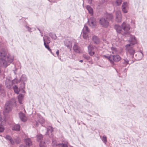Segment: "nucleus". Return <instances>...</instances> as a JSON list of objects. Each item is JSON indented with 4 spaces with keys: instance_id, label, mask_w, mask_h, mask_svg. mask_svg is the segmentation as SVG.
<instances>
[{
    "instance_id": "c9c22d12",
    "label": "nucleus",
    "mask_w": 147,
    "mask_h": 147,
    "mask_svg": "<svg viewBox=\"0 0 147 147\" xmlns=\"http://www.w3.org/2000/svg\"><path fill=\"white\" fill-rule=\"evenodd\" d=\"M45 48L49 50L51 53H52L51 50L50 49L48 44H44Z\"/></svg>"
},
{
    "instance_id": "864d4df0",
    "label": "nucleus",
    "mask_w": 147,
    "mask_h": 147,
    "mask_svg": "<svg viewBox=\"0 0 147 147\" xmlns=\"http://www.w3.org/2000/svg\"><path fill=\"white\" fill-rule=\"evenodd\" d=\"M53 55H54L53 53L52 52V53H51Z\"/></svg>"
},
{
    "instance_id": "a18cd8bd",
    "label": "nucleus",
    "mask_w": 147,
    "mask_h": 147,
    "mask_svg": "<svg viewBox=\"0 0 147 147\" xmlns=\"http://www.w3.org/2000/svg\"><path fill=\"white\" fill-rule=\"evenodd\" d=\"M56 54L58 56L59 55V50H58L56 52Z\"/></svg>"
},
{
    "instance_id": "423d86ee",
    "label": "nucleus",
    "mask_w": 147,
    "mask_h": 147,
    "mask_svg": "<svg viewBox=\"0 0 147 147\" xmlns=\"http://www.w3.org/2000/svg\"><path fill=\"white\" fill-rule=\"evenodd\" d=\"M89 32V30L88 27L86 25H84L82 30L83 37L85 39H87L88 37V33Z\"/></svg>"
},
{
    "instance_id": "393cba45",
    "label": "nucleus",
    "mask_w": 147,
    "mask_h": 147,
    "mask_svg": "<svg viewBox=\"0 0 147 147\" xmlns=\"http://www.w3.org/2000/svg\"><path fill=\"white\" fill-rule=\"evenodd\" d=\"M86 8L87 10H88L89 13L92 15L93 14V10L92 8L90 7V6L87 5L86 7Z\"/></svg>"
},
{
    "instance_id": "49530a36",
    "label": "nucleus",
    "mask_w": 147,
    "mask_h": 147,
    "mask_svg": "<svg viewBox=\"0 0 147 147\" xmlns=\"http://www.w3.org/2000/svg\"><path fill=\"white\" fill-rule=\"evenodd\" d=\"M88 3L90 4H91L92 3V0H88Z\"/></svg>"
},
{
    "instance_id": "603ef678",
    "label": "nucleus",
    "mask_w": 147,
    "mask_h": 147,
    "mask_svg": "<svg viewBox=\"0 0 147 147\" xmlns=\"http://www.w3.org/2000/svg\"><path fill=\"white\" fill-rule=\"evenodd\" d=\"M23 92H24V93H25V92L24 90H23Z\"/></svg>"
},
{
    "instance_id": "58836bf2",
    "label": "nucleus",
    "mask_w": 147,
    "mask_h": 147,
    "mask_svg": "<svg viewBox=\"0 0 147 147\" xmlns=\"http://www.w3.org/2000/svg\"><path fill=\"white\" fill-rule=\"evenodd\" d=\"M122 0H117L116 3L118 5H121L122 3Z\"/></svg>"
},
{
    "instance_id": "e433bc0d",
    "label": "nucleus",
    "mask_w": 147,
    "mask_h": 147,
    "mask_svg": "<svg viewBox=\"0 0 147 147\" xmlns=\"http://www.w3.org/2000/svg\"><path fill=\"white\" fill-rule=\"evenodd\" d=\"M5 91L3 90H0V95H1L3 96L5 95Z\"/></svg>"
},
{
    "instance_id": "cd10ccee",
    "label": "nucleus",
    "mask_w": 147,
    "mask_h": 147,
    "mask_svg": "<svg viewBox=\"0 0 147 147\" xmlns=\"http://www.w3.org/2000/svg\"><path fill=\"white\" fill-rule=\"evenodd\" d=\"M24 97V95L22 94H19L18 97V99L19 103H22V100Z\"/></svg>"
},
{
    "instance_id": "2f4dec72",
    "label": "nucleus",
    "mask_w": 147,
    "mask_h": 147,
    "mask_svg": "<svg viewBox=\"0 0 147 147\" xmlns=\"http://www.w3.org/2000/svg\"><path fill=\"white\" fill-rule=\"evenodd\" d=\"M124 8L128 9V4L126 2H124L122 5V8Z\"/></svg>"
},
{
    "instance_id": "f03ea898",
    "label": "nucleus",
    "mask_w": 147,
    "mask_h": 147,
    "mask_svg": "<svg viewBox=\"0 0 147 147\" xmlns=\"http://www.w3.org/2000/svg\"><path fill=\"white\" fill-rule=\"evenodd\" d=\"M129 43L127 44L125 46L126 50L130 55H133L134 54L135 51L133 49L134 45L137 43V41L135 37L134 36H131L129 40Z\"/></svg>"
},
{
    "instance_id": "de8ad7c7",
    "label": "nucleus",
    "mask_w": 147,
    "mask_h": 147,
    "mask_svg": "<svg viewBox=\"0 0 147 147\" xmlns=\"http://www.w3.org/2000/svg\"><path fill=\"white\" fill-rule=\"evenodd\" d=\"M19 147H25V146L23 145H22L20 146Z\"/></svg>"
},
{
    "instance_id": "7c9ffc66",
    "label": "nucleus",
    "mask_w": 147,
    "mask_h": 147,
    "mask_svg": "<svg viewBox=\"0 0 147 147\" xmlns=\"http://www.w3.org/2000/svg\"><path fill=\"white\" fill-rule=\"evenodd\" d=\"M128 62L129 61L128 59H124L122 62L123 66H126L128 64Z\"/></svg>"
},
{
    "instance_id": "c03bdc74",
    "label": "nucleus",
    "mask_w": 147,
    "mask_h": 147,
    "mask_svg": "<svg viewBox=\"0 0 147 147\" xmlns=\"http://www.w3.org/2000/svg\"><path fill=\"white\" fill-rule=\"evenodd\" d=\"M84 57L86 59H88V60L90 58V57L89 56H85Z\"/></svg>"
},
{
    "instance_id": "ea45409f",
    "label": "nucleus",
    "mask_w": 147,
    "mask_h": 147,
    "mask_svg": "<svg viewBox=\"0 0 147 147\" xmlns=\"http://www.w3.org/2000/svg\"><path fill=\"white\" fill-rule=\"evenodd\" d=\"M122 10L124 13H126L127 12V9L122 8Z\"/></svg>"
},
{
    "instance_id": "09e8293b",
    "label": "nucleus",
    "mask_w": 147,
    "mask_h": 147,
    "mask_svg": "<svg viewBox=\"0 0 147 147\" xmlns=\"http://www.w3.org/2000/svg\"><path fill=\"white\" fill-rule=\"evenodd\" d=\"M40 33H41V36H43V35H42V32H40Z\"/></svg>"
},
{
    "instance_id": "f3484780",
    "label": "nucleus",
    "mask_w": 147,
    "mask_h": 147,
    "mask_svg": "<svg viewBox=\"0 0 147 147\" xmlns=\"http://www.w3.org/2000/svg\"><path fill=\"white\" fill-rule=\"evenodd\" d=\"M44 44H49L50 43L51 41L49 37L45 35L43 37Z\"/></svg>"
},
{
    "instance_id": "f704fd0d",
    "label": "nucleus",
    "mask_w": 147,
    "mask_h": 147,
    "mask_svg": "<svg viewBox=\"0 0 147 147\" xmlns=\"http://www.w3.org/2000/svg\"><path fill=\"white\" fill-rule=\"evenodd\" d=\"M39 146L40 147H47L46 144L44 142H41Z\"/></svg>"
},
{
    "instance_id": "c756f323",
    "label": "nucleus",
    "mask_w": 147,
    "mask_h": 147,
    "mask_svg": "<svg viewBox=\"0 0 147 147\" xmlns=\"http://www.w3.org/2000/svg\"><path fill=\"white\" fill-rule=\"evenodd\" d=\"M100 137L103 142L106 144L107 142V137L105 135H104L102 137L101 136H100Z\"/></svg>"
},
{
    "instance_id": "aec40b11",
    "label": "nucleus",
    "mask_w": 147,
    "mask_h": 147,
    "mask_svg": "<svg viewBox=\"0 0 147 147\" xmlns=\"http://www.w3.org/2000/svg\"><path fill=\"white\" fill-rule=\"evenodd\" d=\"M92 40L96 44H98L100 42V40L97 36H92Z\"/></svg>"
},
{
    "instance_id": "2eb2a0df",
    "label": "nucleus",
    "mask_w": 147,
    "mask_h": 147,
    "mask_svg": "<svg viewBox=\"0 0 147 147\" xmlns=\"http://www.w3.org/2000/svg\"><path fill=\"white\" fill-rule=\"evenodd\" d=\"M19 117L21 121L23 122H25L27 120V117L25 116V114L20 112L19 114Z\"/></svg>"
},
{
    "instance_id": "0eeeda50",
    "label": "nucleus",
    "mask_w": 147,
    "mask_h": 147,
    "mask_svg": "<svg viewBox=\"0 0 147 147\" xmlns=\"http://www.w3.org/2000/svg\"><path fill=\"white\" fill-rule=\"evenodd\" d=\"M99 23L102 26L105 28L107 27L109 25V21L103 18L100 19Z\"/></svg>"
},
{
    "instance_id": "a19ab883",
    "label": "nucleus",
    "mask_w": 147,
    "mask_h": 147,
    "mask_svg": "<svg viewBox=\"0 0 147 147\" xmlns=\"http://www.w3.org/2000/svg\"><path fill=\"white\" fill-rule=\"evenodd\" d=\"M14 142H15L17 144H19L20 142V141L19 139H18V140H16V139H14Z\"/></svg>"
},
{
    "instance_id": "473e14b6",
    "label": "nucleus",
    "mask_w": 147,
    "mask_h": 147,
    "mask_svg": "<svg viewBox=\"0 0 147 147\" xmlns=\"http://www.w3.org/2000/svg\"><path fill=\"white\" fill-rule=\"evenodd\" d=\"M49 35L50 37L53 39L55 40L57 38V36L55 34L50 33Z\"/></svg>"
},
{
    "instance_id": "a878e982",
    "label": "nucleus",
    "mask_w": 147,
    "mask_h": 147,
    "mask_svg": "<svg viewBox=\"0 0 147 147\" xmlns=\"http://www.w3.org/2000/svg\"><path fill=\"white\" fill-rule=\"evenodd\" d=\"M113 18V16L111 14H107L106 16V18L108 21L112 20Z\"/></svg>"
},
{
    "instance_id": "ddd939ff",
    "label": "nucleus",
    "mask_w": 147,
    "mask_h": 147,
    "mask_svg": "<svg viewBox=\"0 0 147 147\" xmlns=\"http://www.w3.org/2000/svg\"><path fill=\"white\" fill-rule=\"evenodd\" d=\"M53 131V128L50 126H49L47 127V131L46 134L48 135L49 137L53 138V136L52 133Z\"/></svg>"
},
{
    "instance_id": "5701e85b",
    "label": "nucleus",
    "mask_w": 147,
    "mask_h": 147,
    "mask_svg": "<svg viewBox=\"0 0 147 147\" xmlns=\"http://www.w3.org/2000/svg\"><path fill=\"white\" fill-rule=\"evenodd\" d=\"M27 80L26 76L25 75H22L20 79V81L21 83H25Z\"/></svg>"
},
{
    "instance_id": "9b49d317",
    "label": "nucleus",
    "mask_w": 147,
    "mask_h": 147,
    "mask_svg": "<svg viewBox=\"0 0 147 147\" xmlns=\"http://www.w3.org/2000/svg\"><path fill=\"white\" fill-rule=\"evenodd\" d=\"M88 22L89 25L92 27H94L96 25L95 19L93 17H91L88 19Z\"/></svg>"
},
{
    "instance_id": "3c124183",
    "label": "nucleus",
    "mask_w": 147,
    "mask_h": 147,
    "mask_svg": "<svg viewBox=\"0 0 147 147\" xmlns=\"http://www.w3.org/2000/svg\"><path fill=\"white\" fill-rule=\"evenodd\" d=\"M38 29L40 31V32H41L40 30L38 28Z\"/></svg>"
},
{
    "instance_id": "8fccbe9b",
    "label": "nucleus",
    "mask_w": 147,
    "mask_h": 147,
    "mask_svg": "<svg viewBox=\"0 0 147 147\" xmlns=\"http://www.w3.org/2000/svg\"><path fill=\"white\" fill-rule=\"evenodd\" d=\"M79 61L80 62H83V60H80Z\"/></svg>"
},
{
    "instance_id": "5fc2aeb1",
    "label": "nucleus",
    "mask_w": 147,
    "mask_h": 147,
    "mask_svg": "<svg viewBox=\"0 0 147 147\" xmlns=\"http://www.w3.org/2000/svg\"><path fill=\"white\" fill-rule=\"evenodd\" d=\"M48 0L49 1H49V0Z\"/></svg>"
},
{
    "instance_id": "6ab92c4d",
    "label": "nucleus",
    "mask_w": 147,
    "mask_h": 147,
    "mask_svg": "<svg viewBox=\"0 0 147 147\" xmlns=\"http://www.w3.org/2000/svg\"><path fill=\"white\" fill-rule=\"evenodd\" d=\"M73 49L77 53L80 52V48L76 44H75L73 46Z\"/></svg>"
},
{
    "instance_id": "f8f14e48",
    "label": "nucleus",
    "mask_w": 147,
    "mask_h": 147,
    "mask_svg": "<svg viewBox=\"0 0 147 147\" xmlns=\"http://www.w3.org/2000/svg\"><path fill=\"white\" fill-rule=\"evenodd\" d=\"M116 21L117 22H119L121 21L122 16L121 12L119 11H117L116 13Z\"/></svg>"
},
{
    "instance_id": "7ed1b4c3",
    "label": "nucleus",
    "mask_w": 147,
    "mask_h": 147,
    "mask_svg": "<svg viewBox=\"0 0 147 147\" xmlns=\"http://www.w3.org/2000/svg\"><path fill=\"white\" fill-rule=\"evenodd\" d=\"M121 27L123 32L121 26L118 25H116L114 26V28L118 33H120L123 35L128 33L130 29L129 25L126 24L125 22H123L121 24Z\"/></svg>"
},
{
    "instance_id": "4c0bfd02",
    "label": "nucleus",
    "mask_w": 147,
    "mask_h": 147,
    "mask_svg": "<svg viewBox=\"0 0 147 147\" xmlns=\"http://www.w3.org/2000/svg\"><path fill=\"white\" fill-rule=\"evenodd\" d=\"M25 83H22L20 84V88L22 89L23 90L25 88Z\"/></svg>"
},
{
    "instance_id": "bb28decb",
    "label": "nucleus",
    "mask_w": 147,
    "mask_h": 147,
    "mask_svg": "<svg viewBox=\"0 0 147 147\" xmlns=\"http://www.w3.org/2000/svg\"><path fill=\"white\" fill-rule=\"evenodd\" d=\"M42 136L41 134H38L36 136V139L39 142H41V140L42 139Z\"/></svg>"
},
{
    "instance_id": "72a5a7b5",
    "label": "nucleus",
    "mask_w": 147,
    "mask_h": 147,
    "mask_svg": "<svg viewBox=\"0 0 147 147\" xmlns=\"http://www.w3.org/2000/svg\"><path fill=\"white\" fill-rule=\"evenodd\" d=\"M111 49L112 51L111 52L112 54H115L116 53L117 50L116 48L114 47H112L111 48Z\"/></svg>"
},
{
    "instance_id": "b1692460",
    "label": "nucleus",
    "mask_w": 147,
    "mask_h": 147,
    "mask_svg": "<svg viewBox=\"0 0 147 147\" xmlns=\"http://www.w3.org/2000/svg\"><path fill=\"white\" fill-rule=\"evenodd\" d=\"M20 125H19L16 124L13 126L12 129L17 131H18L20 130Z\"/></svg>"
},
{
    "instance_id": "6e6552de",
    "label": "nucleus",
    "mask_w": 147,
    "mask_h": 147,
    "mask_svg": "<svg viewBox=\"0 0 147 147\" xmlns=\"http://www.w3.org/2000/svg\"><path fill=\"white\" fill-rule=\"evenodd\" d=\"M52 142L54 147H68L67 142L62 144L57 143L56 141L53 139H52Z\"/></svg>"
},
{
    "instance_id": "a211bd4d",
    "label": "nucleus",
    "mask_w": 147,
    "mask_h": 147,
    "mask_svg": "<svg viewBox=\"0 0 147 147\" xmlns=\"http://www.w3.org/2000/svg\"><path fill=\"white\" fill-rule=\"evenodd\" d=\"M5 138L7 140H8L9 141L11 144L13 145L14 144V140L12 139L10 136L7 135L6 136Z\"/></svg>"
},
{
    "instance_id": "412c9836",
    "label": "nucleus",
    "mask_w": 147,
    "mask_h": 147,
    "mask_svg": "<svg viewBox=\"0 0 147 147\" xmlns=\"http://www.w3.org/2000/svg\"><path fill=\"white\" fill-rule=\"evenodd\" d=\"M38 116V122L41 124H43L45 123V120L40 115Z\"/></svg>"
},
{
    "instance_id": "79ce46f5",
    "label": "nucleus",
    "mask_w": 147,
    "mask_h": 147,
    "mask_svg": "<svg viewBox=\"0 0 147 147\" xmlns=\"http://www.w3.org/2000/svg\"><path fill=\"white\" fill-rule=\"evenodd\" d=\"M25 27H26V28L28 30V31H29V32H31V28L29 27L28 26H26Z\"/></svg>"
},
{
    "instance_id": "dca6fc26",
    "label": "nucleus",
    "mask_w": 147,
    "mask_h": 147,
    "mask_svg": "<svg viewBox=\"0 0 147 147\" xmlns=\"http://www.w3.org/2000/svg\"><path fill=\"white\" fill-rule=\"evenodd\" d=\"M13 84V81L9 79H6L5 81V85L7 88L10 89Z\"/></svg>"
},
{
    "instance_id": "9d476101",
    "label": "nucleus",
    "mask_w": 147,
    "mask_h": 147,
    "mask_svg": "<svg viewBox=\"0 0 147 147\" xmlns=\"http://www.w3.org/2000/svg\"><path fill=\"white\" fill-rule=\"evenodd\" d=\"M134 54L132 55V57L135 58V59L136 60H141L143 57V55L142 52L137 53L135 55V57L134 56Z\"/></svg>"
},
{
    "instance_id": "c85d7f7f",
    "label": "nucleus",
    "mask_w": 147,
    "mask_h": 147,
    "mask_svg": "<svg viewBox=\"0 0 147 147\" xmlns=\"http://www.w3.org/2000/svg\"><path fill=\"white\" fill-rule=\"evenodd\" d=\"M13 89L14 92L18 94L19 93L20 89L18 88V87L16 85H15L13 86Z\"/></svg>"
},
{
    "instance_id": "4be33fe9",
    "label": "nucleus",
    "mask_w": 147,
    "mask_h": 147,
    "mask_svg": "<svg viewBox=\"0 0 147 147\" xmlns=\"http://www.w3.org/2000/svg\"><path fill=\"white\" fill-rule=\"evenodd\" d=\"M24 142L26 145L29 146H31L32 144V141L29 138H27L25 139Z\"/></svg>"
},
{
    "instance_id": "1a4fd4ad",
    "label": "nucleus",
    "mask_w": 147,
    "mask_h": 147,
    "mask_svg": "<svg viewBox=\"0 0 147 147\" xmlns=\"http://www.w3.org/2000/svg\"><path fill=\"white\" fill-rule=\"evenodd\" d=\"M95 47L91 45H89L88 47V51L89 54L91 56H93L95 54L94 49Z\"/></svg>"
},
{
    "instance_id": "f257e3e1",
    "label": "nucleus",
    "mask_w": 147,
    "mask_h": 147,
    "mask_svg": "<svg viewBox=\"0 0 147 147\" xmlns=\"http://www.w3.org/2000/svg\"><path fill=\"white\" fill-rule=\"evenodd\" d=\"M7 53L5 50L2 49L1 50L0 56V65L4 67H7L13 61V57L10 55L7 57Z\"/></svg>"
},
{
    "instance_id": "4468645a",
    "label": "nucleus",
    "mask_w": 147,
    "mask_h": 147,
    "mask_svg": "<svg viewBox=\"0 0 147 147\" xmlns=\"http://www.w3.org/2000/svg\"><path fill=\"white\" fill-rule=\"evenodd\" d=\"M64 43L65 46L67 47V48L71 49L72 45L71 42L70 40L68 39H65Z\"/></svg>"
},
{
    "instance_id": "20e7f679",
    "label": "nucleus",
    "mask_w": 147,
    "mask_h": 147,
    "mask_svg": "<svg viewBox=\"0 0 147 147\" xmlns=\"http://www.w3.org/2000/svg\"><path fill=\"white\" fill-rule=\"evenodd\" d=\"M15 100L13 98H12L10 100L7 101L5 105L4 113H8L10 112L13 106L15 105Z\"/></svg>"
},
{
    "instance_id": "37998d69",
    "label": "nucleus",
    "mask_w": 147,
    "mask_h": 147,
    "mask_svg": "<svg viewBox=\"0 0 147 147\" xmlns=\"http://www.w3.org/2000/svg\"><path fill=\"white\" fill-rule=\"evenodd\" d=\"M39 123L38 121V120H37V121H36L35 124V126L38 127L39 125Z\"/></svg>"
},
{
    "instance_id": "39448f33",
    "label": "nucleus",
    "mask_w": 147,
    "mask_h": 147,
    "mask_svg": "<svg viewBox=\"0 0 147 147\" xmlns=\"http://www.w3.org/2000/svg\"><path fill=\"white\" fill-rule=\"evenodd\" d=\"M104 56L106 58H108L110 61L111 63L113 65H115L114 61H118L121 59L120 57L118 55H111L109 57L106 56V55H104Z\"/></svg>"
}]
</instances>
